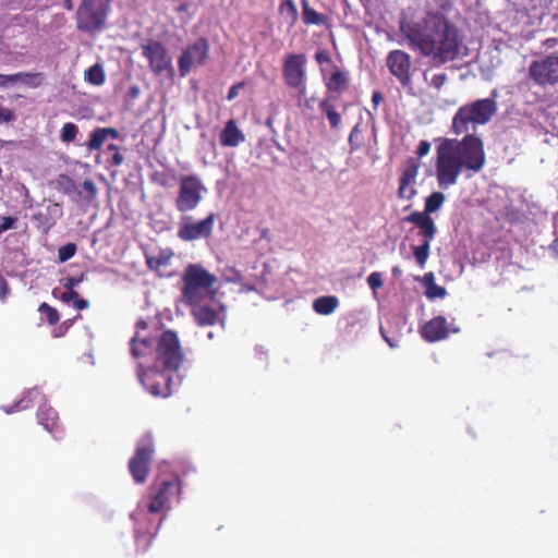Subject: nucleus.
Wrapping results in <instances>:
<instances>
[{
  "label": "nucleus",
  "instance_id": "f257e3e1",
  "mask_svg": "<svg viewBox=\"0 0 558 558\" xmlns=\"http://www.w3.org/2000/svg\"><path fill=\"white\" fill-rule=\"evenodd\" d=\"M400 29L409 46L429 58L435 66L464 56L459 28L441 14H427L421 21L402 24Z\"/></svg>",
  "mask_w": 558,
  "mask_h": 558
},
{
  "label": "nucleus",
  "instance_id": "f03ea898",
  "mask_svg": "<svg viewBox=\"0 0 558 558\" xmlns=\"http://www.w3.org/2000/svg\"><path fill=\"white\" fill-rule=\"evenodd\" d=\"M486 165L484 143L474 134L463 138H445L436 147V180L441 189L456 185L459 177L465 172L466 178L481 172Z\"/></svg>",
  "mask_w": 558,
  "mask_h": 558
},
{
  "label": "nucleus",
  "instance_id": "7ed1b4c3",
  "mask_svg": "<svg viewBox=\"0 0 558 558\" xmlns=\"http://www.w3.org/2000/svg\"><path fill=\"white\" fill-rule=\"evenodd\" d=\"M182 296L187 305H196L207 296H215L216 276L201 265L190 264L183 274Z\"/></svg>",
  "mask_w": 558,
  "mask_h": 558
},
{
  "label": "nucleus",
  "instance_id": "20e7f679",
  "mask_svg": "<svg viewBox=\"0 0 558 558\" xmlns=\"http://www.w3.org/2000/svg\"><path fill=\"white\" fill-rule=\"evenodd\" d=\"M497 104L492 98L477 99L460 107L452 119V132L456 135L468 133L469 124H486L496 113Z\"/></svg>",
  "mask_w": 558,
  "mask_h": 558
},
{
  "label": "nucleus",
  "instance_id": "39448f33",
  "mask_svg": "<svg viewBox=\"0 0 558 558\" xmlns=\"http://www.w3.org/2000/svg\"><path fill=\"white\" fill-rule=\"evenodd\" d=\"M185 354L177 332L166 330L157 338L154 365L167 371H179L183 365Z\"/></svg>",
  "mask_w": 558,
  "mask_h": 558
},
{
  "label": "nucleus",
  "instance_id": "423d86ee",
  "mask_svg": "<svg viewBox=\"0 0 558 558\" xmlns=\"http://www.w3.org/2000/svg\"><path fill=\"white\" fill-rule=\"evenodd\" d=\"M110 0H82L76 12V26L86 33L99 32L104 28Z\"/></svg>",
  "mask_w": 558,
  "mask_h": 558
},
{
  "label": "nucleus",
  "instance_id": "0eeeda50",
  "mask_svg": "<svg viewBox=\"0 0 558 558\" xmlns=\"http://www.w3.org/2000/svg\"><path fill=\"white\" fill-rule=\"evenodd\" d=\"M181 494V481L178 475H171L167 478L157 477L149 488L150 501L148 512L159 513L170 508L173 498Z\"/></svg>",
  "mask_w": 558,
  "mask_h": 558
},
{
  "label": "nucleus",
  "instance_id": "6e6552de",
  "mask_svg": "<svg viewBox=\"0 0 558 558\" xmlns=\"http://www.w3.org/2000/svg\"><path fill=\"white\" fill-rule=\"evenodd\" d=\"M207 189L196 174H184L179 179V191L174 199L175 209L185 214L198 207Z\"/></svg>",
  "mask_w": 558,
  "mask_h": 558
},
{
  "label": "nucleus",
  "instance_id": "1a4fd4ad",
  "mask_svg": "<svg viewBox=\"0 0 558 558\" xmlns=\"http://www.w3.org/2000/svg\"><path fill=\"white\" fill-rule=\"evenodd\" d=\"M171 372L166 368L159 369V366L156 365L146 369L142 364H138L137 367V376L141 384L150 395L159 398H167L173 392L175 383Z\"/></svg>",
  "mask_w": 558,
  "mask_h": 558
},
{
  "label": "nucleus",
  "instance_id": "9d476101",
  "mask_svg": "<svg viewBox=\"0 0 558 558\" xmlns=\"http://www.w3.org/2000/svg\"><path fill=\"white\" fill-rule=\"evenodd\" d=\"M529 76L541 87L558 84V53L532 61L529 66Z\"/></svg>",
  "mask_w": 558,
  "mask_h": 558
},
{
  "label": "nucleus",
  "instance_id": "9b49d317",
  "mask_svg": "<svg viewBox=\"0 0 558 558\" xmlns=\"http://www.w3.org/2000/svg\"><path fill=\"white\" fill-rule=\"evenodd\" d=\"M132 519L135 522V550L137 554H145L158 533L161 520L159 522H155L142 510H136L132 514Z\"/></svg>",
  "mask_w": 558,
  "mask_h": 558
},
{
  "label": "nucleus",
  "instance_id": "f8f14e48",
  "mask_svg": "<svg viewBox=\"0 0 558 558\" xmlns=\"http://www.w3.org/2000/svg\"><path fill=\"white\" fill-rule=\"evenodd\" d=\"M216 218L215 213H210L199 221H193L191 216H183L179 225L178 238L185 242L210 238Z\"/></svg>",
  "mask_w": 558,
  "mask_h": 558
},
{
  "label": "nucleus",
  "instance_id": "ddd939ff",
  "mask_svg": "<svg viewBox=\"0 0 558 558\" xmlns=\"http://www.w3.org/2000/svg\"><path fill=\"white\" fill-rule=\"evenodd\" d=\"M209 53V43L206 38H198L194 44L186 47L179 58L178 65L181 76L187 75L193 66L206 63Z\"/></svg>",
  "mask_w": 558,
  "mask_h": 558
},
{
  "label": "nucleus",
  "instance_id": "4468645a",
  "mask_svg": "<svg viewBox=\"0 0 558 558\" xmlns=\"http://www.w3.org/2000/svg\"><path fill=\"white\" fill-rule=\"evenodd\" d=\"M421 161L415 157H408L400 169L398 197L400 199L411 201L416 194V179Z\"/></svg>",
  "mask_w": 558,
  "mask_h": 558
},
{
  "label": "nucleus",
  "instance_id": "2eb2a0df",
  "mask_svg": "<svg viewBox=\"0 0 558 558\" xmlns=\"http://www.w3.org/2000/svg\"><path fill=\"white\" fill-rule=\"evenodd\" d=\"M154 453V446L150 441L140 444L134 456L129 461V470L133 480L142 484L149 474V465Z\"/></svg>",
  "mask_w": 558,
  "mask_h": 558
},
{
  "label": "nucleus",
  "instance_id": "dca6fc26",
  "mask_svg": "<svg viewBox=\"0 0 558 558\" xmlns=\"http://www.w3.org/2000/svg\"><path fill=\"white\" fill-rule=\"evenodd\" d=\"M386 63L390 74L395 76L403 87L411 84L412 62L408 52L399 49L392 50L388 53Z\"/></svg>",
  "mask_w": 558,
  "mask_h": 558
},
{
  "label": "nucleus",
  "instance_id": "f3484780",
  "mask_svg": "<svg viewBox=\"0 0 558 558\" xmlns=\"http://www.w3.org/2000/svg\"><path fill=\"white\" fill-rule=\"evenodd\" d=\"M148 328V324L144 319H140L136 323V332L130 341L131 354L134 359H145L154 355L156 356V343L157 338H151L148 335H144Z\"/></svg>",
  "mask_w": 558,
  "mask_h": 558
},
{
  "label": "nucleus",
  "instance_id": "a211bd4d",
  "mask_svg": "<svg viewBox=\"0 0 558 558\" xmlns=\"http://www.w3.org/2000/svg\"><path fill=\"white\" fill-rule=\"evenodd\" d=\"M306 58L304 54H290L283 63V77L288 86H303Z\"/></svg>",
  "mask_w": 558,
  "mask_h": 558
},
{
  "label": "nucleus",
  "instance_id": "6ab92c4d",
  "mask_svg": "<svg viewBox=\"0 0 558 558\" xmlns=\"http://www.w3.org/2000/svg\"><path fill=\"white\" fill-rule=\"evenodd\" d=\"M142 54L148 60L151 71L156 74L162 73L170 65L167 58V50L160 41L149 40L147 44L143 45Z\"/></svg>",
  "mask_w": 558,
  "mask_h": 558
},
{
  "label": "nucleus",
  "instance_id": "aec40b11",
  "mask_svg": "<svg viewBox=\"0 0 558 558\" xmlns=\"http://www.w3.org/2000/svg\"><path fill=\"white\" fill-rule=\"evenodd\" d=\"M420 333L427 342H437L446 339L449 335L447 319L440 315L435 316L421 327Z\"/></svg>",
  "mask_w": 558,
  "mask_h": 558
},
{
  "label": "nucleus",
  "instance_id": "412c9836",
  "mask_svg": "<svg viewBox=\"0 0 558 558\" xmlns=\"http://www.w3.org/2000/svg\"><path fill=\"white\" fill-rule=\"evenodd\" d=\"M320 72L326 83L329 98L337 100L341 88H343L347 83L345 75L337 65L331 66L330 69H328V66H323Z\"/></svg>",
  "mask_w": 558,
  "mask_h": 558
},
{
  "label": "nucleus",
  "instance_id": "4be33fe9",
  "mask_svg": "<svg viewBox=\"0 0 558 558\" xmlns=\"http://www.w3.org/2000/svg\"><path fill=\"white\" fill-rule=\"evenodd\" d=\"M37 418L40 425L44 426L54 438H61L63 429L59 424V415L57 411L48 405H41L37 411Z\"/></svg>",
  "mask_w": 558,
  "mask_h": 558
},
{
  "label": "nucleus",
  "instance_id": "5701e85b",
  "mask_svg": "<svg viewBox=\"0 0 558 558\" xmlns=\"http://www.w3.org/2000/svg\"><path fill=\"white\" fill-rule=\"evenodd\" d=\"M219 141L223 147H235L245 141L242 131L236 126L233 119L227 121L219 134Z\"/></svg>",
  "mask_w": 558,
  "mask_h": 558
},
{
  "label": "nucleus",
  "instance_id": "b1692460",
  "mask_svg": "<svg viewBox=\"0 0 558 558\" xmlns=\"http://www.w3.org/2000/svg\"><path fill=\"white\" fill-rule=\"evenodd\" d=\"M192 306V315L194 316L197 325L199 326H213L218 320V313L210 306L196 305Z\"/></svg>",
  "mask_w": 558,
  "mask_h": 558
},
{
  "label": "nucleus",
  "instance_id": "393cba45",
  "mask_svg": "<svg viewBox=\"0 0 558 558\" xmlns=\"http://www.w3.org/2000/svg\"><path fill=\"white\" fill-rule=\"evenodd\" d=\"M339 299L336 295L316 298V314L330 315L339 307Z\"/></svg>",
  "mask_w": 558,
  "mask_h": 558
},
{
  "label": "nucleus",
  "instance_id": "a878e982",
  "mask_svg": "<svg viewBox=\"0 0 558 558\" xmlns=\"http://www.w3.org/2000/svg\"><path fill=\"white\" fill-rule=\"evenodd\" d=\"M85 80L95 86H100L106 81V73L104 71V68L96 63L92 65L86 72H85Z\"/></svg>",
  "mask_w": 558,
  "mask_h": 558
},
{
  "label": "nucleus",
  "instance_id": "bb28decb",
  "mask_svg": "<svg viewBox=\"0 0 558 558\" xmlns=\"http://www.w3.org/2000/svg\"><path fill=\"white\" fill-rule=\"evenodd\" d=\"M172 255L170 251H160L155 256H147V267L151 270H158L160 267L167 266L170 263Z\"/></svg>",
  "mask_w": 558,
  "mask_h": 558
},
{
  "label": "nucleus",
  "instance_id": "cd10ccee",
  "mask_svg": "<svg viewBox=\"0 0 558 558\" xmlns=\"http://www.w3.org/2000/svg\"><path fill=\"white\" fill-rule=\"evenodd\" d=\"M445 199L446 197L441 192H433L425 199L424 210L430 216V214L436 213L442 206Z\"/></svg>",
  "mask_w": 558,
  "mask_h": 558
},
{
  "label": "nucleus",
  "instance_id": "c85d7f7f",
  "mask_svg": "<svg viewBox=\"0 0 558 558\" xmlns=\"http://www.w3.org/2000/svg\"><path fill=\"white\" fill-rule=\"evenodd\" d=\"M331 98H327L325 100H323L320 102V108L322 110L326 113L328 120H329V123H330V126L332 129H336L339 126L340 122H341V117L340 114L337 112L335 106L332 104H330V100Z\"/></svg>",
  "mask_w": 558,
  "mask_h": 558
},
{
  "label": "nucleus",
  "instance_id": "c756f323",
  "mask_svg": "<svg viewBox=\"0 0 558 558\" xmlns=\"http://www.w3.org/2000/svg\"><path fill=\"white\" fill-rule=\"evenodd\" d=\"M420 234L423 236L424 242H432L437 233V227L434 219L429 216L421 225L417 226Z\"/></svg>",
  "mask_w": 558,
  "mask_h": 558
},
{
  "label": "nucleus",
  "instance_id": "7c9ffc66",
  "mask_svg": "<svg viewBox=\"0 0 558 558\" xmlns=\"http://www.w3.org/2000/svg\"><path fill=\"white\" fill-rule=\"evenodd\" d=\"M106 140L107 137L104 133V128H97L90 133L89 140L86 145L89 150H98L101 148Z\"/></svg>",
  "mask_w": 558,
  "mask_h": 558
},
{
  "label": "nucleus",
  "instance_id": "2f4dec72",
  "mask_svg": "<svg viewBox=\"0 0 558 558\" xmlns=\"http://www.w3.org/2000/svg\"><path fill=\"white\" fill-rule=\"evenodd\" d=\"M430 243L432 242H424L418 246H413V254L414 257L421 268L425 267V264L429 256L430 251Z\"/></svg>",
  "mask_w": 558,
  "mask_h": 558
},
{
  "label": "nucleus",
  "instance_id": "473e14b6",
  "mask_svg": "<svg viewBox=\"0 0 558 558\" xmlns=\"http://www.w3.org/2000/svg\"><path fill=\"white\" fill-rule=\"evenodd\" d=\"M279 11L291 24L298 19V10L292 0H281Z\"/></svg>",
  "mask_w": 558,
  "mask_h": 558
},
{
  "label": "nucleus",
  "instance_id": "72a5a7b5",
  "mask_svg": "<svg viewBox=\"0 0 558 558\" xmlns=\"http://www.w3.org/2000/svg\"><path fill=\"white\" fill-rule=\"evenodd\" d=\"M78 134V128L73 122H66L63 124L61 132H60V140L63 143H72L76 140V136Z\"/></svg>",
  "mask_w": 558,
  "mask_h": 558
},
{
  "label": "nucleus",
  "instance_id": "f704fd0d",
  "mask_svg": "<svg viewBox=\"0 0 558 558\" xmlns=\"http://www.w3.org/2000/svg\"><path fill=\"white\" fill-rule=\"evenodd\" d=\"M38 311L46 317V320L49 325H54L59 322L60 317L58 311L50 306L48 303H41L38 307Z\"/></svg>",
  "mask_w": 558,
  "mask_h": 558
},
{
  "label": "nucleus",
  "instance_id": "c9c22d12",
  "mask_svg": "<svg viewBox=\"0 0 558 558\" xmlns=\"http://www.w3.org/2000/svg\"><path fill=\"white\" fill-rule=\"evenodd\" d=\"M20 74L24 75L22 77V81H20V82L25 83L26 85H28L32 88L39 87L44 80L43 74L39 72H37V73L20 72Z\"/></svg>",
  "mask_w": 558,
  "mask_h": 558
},
{
  "label": "nucleus",
  "instance_id": "e433bc0d",
  "mask_svg": "<svg viewBox=\"0 0 558 558\" xmlns=\"http://www.w3.org/2000/svg\"><path fill=\"white\" fill-rule=\"evenodd\" d=\"M77 251L75 243H68L58 250V259L60 263H65L71 259Z\"/></svg>",
  "mask_w": 558,
  "mask_h": 558
},
{
  "label": "nucleus",
  "instance_id": "4c0bfd02",
  "mask_svg": "<svg viewBox=\"0 0 558 558\" xmlns=\"http://www.w3.org/2000/svg\"><path fill=\"white\" fill-rule=\"evenodd\" d=\"M447 294V290L441 287V286H438V284H430V287H427V289L425 290V295L427 299L429 300H434V299H442L445 298Z\"/></svg>",
  "mask_w": 558,
  "mask_h": 558
},
{
  "label": "nucleus",
  "instance_id": "58836bf2",
  "mask_svg": "<svg viewBox=\"0 0 558 558\" xmlns=\"http://www.w3.org/2000/svg\"><path fill=\"white\" fill-rule=\"evenodd\" d=\"M429 216L425 210L423 211H412L409 216L404 217L403 220L405 222L414 223L415 226L421 225L425 219H427Z\"/></svg>",
  "mask_w": 558,
  "mask_h": 558
},
{
  "label": "nucleus",
  "instance_id": "ea45409f",
  "mask_svg": "<svg viewBox=\"0 0 558 558\" xmlns=\"http://www.w3.org/2000/svg\"><path fill=\"white\" fill-rule=\"evenodd\" d=\"M367 283L369 288L376 292L378 289H380L384 284L383 282V275L381 272L374 271L367 277Z\"/></svg>",
  "mask_w": 558,
  "mask_h": 558
},
{
  "label": "nucleus",
  "instance_id": "a19ab883",
  "mask_svg": "<svg viewBox=\"0 0 558 558\" xmlns=\"http://www.w3.org/2000/svg\"><path fill=\"white\" fill-rule=\"evenodd\" d=\"M24 75L19 73L14 74H0V87H7L10 84L17 83L19 81H22V77Z\"/></svg>",
  "mask_w": 558,
  "mask_h": 558
},
{
  "label": "nucleus",
  "instance_id": "79ce46f5",
  "mask_svg": "<svg viewBox=\"0 0 558 558\" xmlns=\"http://www.w3.org/2000/svg\"><path fill=\"white\" fill-rule=\"evenodd\" d=\"M86 278V274L85 272H82L81 275L78 276H74V277H68L63 280V287L66 289V290H72L74 289L76 286H78L81 282H83Z\"/></svg>",
  "mask_w": 558,
  "mask_h": 558
},
{
  "label": "nucleus",
  "instance_id": "37998d69",
  "mask_svg": "<svg viewBox=\"0 0 558 558\" xmlns=\"http://www.w3.org/2000/svg\"><path fill=\"white\" fill-rule=\"evenodd\" d=\"M15 120V113L10 108L0 104V124L9 123Z\"/></svg>",
  "mask_w": 558,
  "mask_h": 558
},
{
  "label": "nucleus",
  "instance_id": "c03bdc74",
  "mask_svg": "<svg viewBox=\"0 0 558 558\" xmlns=\"http://www.w3.org/2000/svg\"><path fill=\"white\" fill-rule=\"evenodd\" d=\"M316 62L319 63L320 69L323 66H328V69L335 66V64L331 62L329 53L326 51L316 52Z\"/></svg>",
  "mask_w": 558,
  "mask_h": 558
},
{
  "label": "nucleus",
  "instance_id": "a18cd8bd",
  "mask_svg": "<svg viewBox=\"0 0 558 558\" xmlns=\"http://www.w3.org/2000/svg\"><path fill=\"white\" fill-rule=\"evenodd\" d=\"M447 75L445 73L435 74L432 78L430 85L437 90H440L447 82Z\"/></svg>",
  "mask_w": 558,
  "mask_h": 558
},
{
  "label": "nucleus",
  "instance_id": "49530a36",
  "mask_svg": "<svg viewBox=\"0 0 558 558\" xmlns=\"http://www.w3.org/2000/svg\"><path fill=\"white\" fill-rule=\"evenodd\" d=\"M430 143L426 140H423L418 143V146H417V149H416V154H417V159L420 160V158L422 157H425L426 155L429 154L430 151Z\"/></svg>",
  "mask_w": 558,
  "mask_h": 558
},
{
  "label": "nucleus",
  "instance_id": "de8ad7c7",
  "mask_svg": "<svg viewBox=\"0 0 558 558\" xmlns=\"http://www.w3.org/2000/svg\"><path fill=\"white\" fill-rule=\"evenodd\" d=\"M16 221L17 219L14 217H2V222L0 223V234L9 229L14 228Z\"/></svg>",
  "mask_w": 558,
  "mask_h": 558
},
{
  "label": "nucleus",
  "instance_id": "09e8293b",
  "mask_svg": "<svg viewBox=\"0 0 558 558\" xmlns=\"http://www.w3.org/2000/svg\"><path fill=\"white\" fill-rule=\"evenodd\" d=\"M304 11L303 20L306 24H314V9H312L306 1H303Z\"/></svg>",
  "mask_w": 558,
  "mask_h": 558
},
{
  "label": "nucleus",
  "instance_id": "8fccbe9b",
  "mask_svg": "<svg viewBox=\"0 0 558 558\" xmlns=\"http://www.w3.org/2000/svg\"><path fill=\"white\" fill-rule=\"evenodd\" d=\"M242 87H244V83L243 82H240V83H236V84L232 85L230 87V89L228 90L227 99L228 100H233L239 95V89H241Z\"/></svg>",
  "mask_w": 558,
  "mask_h": 558
},
{
  "label": "nucleus",
  "instance_id": "3c124183",
  "mask_svg": "<svg viewBox=\"0 0 558 558\" xmlns=\"http://www.w3.org/2000/svg\"><path fill=\"white\" fill-rule=\"evenodd\" d=\"M78 295V293L72 289V290H66L61 294V301L64 302V303H69L70 301H74L75 298Z\"/></svg>",
  "mask_w": 558,
  "mask_h": 558
},
{
  "label": "nucleus",
  "instance_id": "603ef678",
  "mask_svg": "<svg viewBox=\"0 0 558 558\" xmlns=\"http://www.w3.org/2000/svg\"><path fill=\"white\" fill-rule=\"evenodd\" d=\"M83 187L92 196H95L97 193V187H96L95 183L93 182V180H90V179H87L83 182Z\"/></svg>",
  "mask_w": 558,
  "mask_h": 558
},
{
  "label": "nucleus",
  "instance_id": "864d4df0",
  "mask_svg": "<svg viewBox=\"0 0 558 558\" xmlns=\"http://www.w3.org/2000/svg\"><path fill=\"white\" fill-rule=\"evenodd\" d=\"M9 293V284L0 274V300H4Z\"/></svg>",
  "mask_w": 558,
  "mask_h": 558
},
{
  "label": "nucleus",
  "instance_id": "5fc2aeb1",
  "mask_svg": "<svg viewBox=\"0 0 558 558\" xmlns=\"http://www.w3.org/2000/svg\"><path fill=\"white\" fill-rule=\"evenodd\" d=\"M123 160H124L123 155L120 153V150H118V151L113 153L110 162L114 167H120L123 163Z\"/></svg>",
  "mask_w": 558,
  "mask_h": 558
},
{
  "label": "nucleus",
  "instance_id": "6e6d98bb",
  "mask_svg": "<svg viewBox=\"0 0 558 558\" xmlns=\"http://www.w3.org/2000/svg\"><path fill=\"white\" fill-rule=\"evenodd\" d=\"M89 305V302L85 299L80 298L78 295L74 300V307L78 311L87 308Z\"/></svg>",
  "mask_w": 558,
  "mask_h": 558
},
{
  "label": "nucleus",
  "instance_id": "4d7b16f0",
  "mask_svg": "<svg viewBox=\"0 0 558 558\" xmlns=\"http://www.w3.org/2000/svg\"><path fill=\"white\" fill-rule=\"evenodd\" d=\"M384 100V96L379 90H374L372 94V102L374 109L376 110L380 102Z\"/></svg>",
  "mask_w": 558,
  "mask_h": 558
},
{
  "label": "nucleus",
  "instance_id": "13d9d810",
  "mask_svg": "<svg viewBox=\"0 0 558 558\" xmlns=\"http://www.w3.org/2000/svg\"><path fill=\"white\" fill-rule=\"evenodd\" d=\"M259 240H266L267 242L271 241V233L268 228H258Z\"/></svg>",
  "mask_w": 558,
  "mask_h": 558
},
{
  "label": "nucleus",
  "instance_id": "bf43d9fd",
  "mask_svg": "<svg viewBox=\"0 0 558 558\" xmlns=\"http://www.w3.org/2000/svg\"><path fill=\"white\" fill-rule=\"evenodd\" d=\"M359 134H360V128H359V125H355L351 130L350 135H349V143L352 147H353V144H354L355 140L357 138Z\"/></svg>",
  "mask_w": 558,
  "mask_h": 558
},
{
  "label": "nucleus",
  "instance_id": "052dcab7",
  "mask_svg": "<svg viewBox=\"0 0 558 558\" xmlns=\"http://www.w3.org/2000/svg\"><path fill=\"white\" fill-rule=\"evenodd\" d=\"M104 133L106 134V137H111V138H118L119 137V132L117 129L114 128H104Z\"/></svg>",
  "mask_w": 558,
  "mask_h": 558
},
{
  "label": "nucleus",
  "instance_id": "680f3d73",
  "mask_svg": "<svg viewBox=\"0 0 558 558\" xmlns=\"http://www.w3.org/2000/svg\"><path fill=\"white\" fill-rule=\"evenodd\" d=\"M558 45V38H547L543 41V46L546 49H554Z\"/></svg>",
  "mask_w": 558,
  "mask_h": 558
},
{
  "label": "nucleus",
  "instance_id": "e2e57ef3",
  "mask_svg": "<svg viewBox=\"0 0 558 558\" xmlns=\"http://www.w3.org/2000/svg\"><path fill=\"white\" fill-rule=\"evenodd\" d=\"M423 281H424V284L425 287H430V284H435V277H434V274L433 272H427L424 275V278H423Z\"/></svg>",
  "mask_w": 558,
  "mask_h": 558
},
{
  "label": "nucleus",
  "instance_id": "0e129e2a",
  "mask_svg": "<svg viewBox=\"0 0 558 558\" xmlns=\"http://www.w3.org/2000/svg\"><path fill=\"white\" fill-rule=\"evenodd\" d=\"M553 256L558 258V239L554 240V242L549 246Z\"/></svg>",
  "mask_w": 558,
  "mask_h": 558
},
{
  "label": "nucleus",
  "instance_id": "69168bd1",
  "mask_svg": "<svg viewBox=\"0 0 558 558\" xmlns=\"http://www.w3.org/2000/svg\"><path fill=\"white\" fill-rule=\"evenodd\" d=\"M380 332L386 340V342L389 344L390 348H395L396 344L385 335L384 328H380Z\"/></svg>",
  "mask_w": 558,
  "mask_h": 558
},
{
  "label": "nucleus",
  "instance_id": "338daca9",
  "mask_svg": "<svg viewBox=\"0 0 558 558\" xmlns=\"http://www.w3.org/2000/svg\"><path fill=\"white\" fill-rule=\"evenodd\" d=\"M393 277L398 278L401 276L402 271L399 266H395L391 269Z\"/></svg>",
  "mask_w": 558,
  "mask_h": 558
},
{
  "label": "nucleus",
  "instance_id": "774afa93",
  "mask_svg": "<svg viewBox=\"0 0 558 558\" xmlns=\"http://www.w3.org/2000/svg\"><path fill=\"white\" fill-rule=\"evenodd\" d=\"M63 7H64L66 10H72V8H73L72 0H64V1H63Z\"/></svg>",
  "mask_w": 558,
  "mask_h": 558
}]
</instances>
